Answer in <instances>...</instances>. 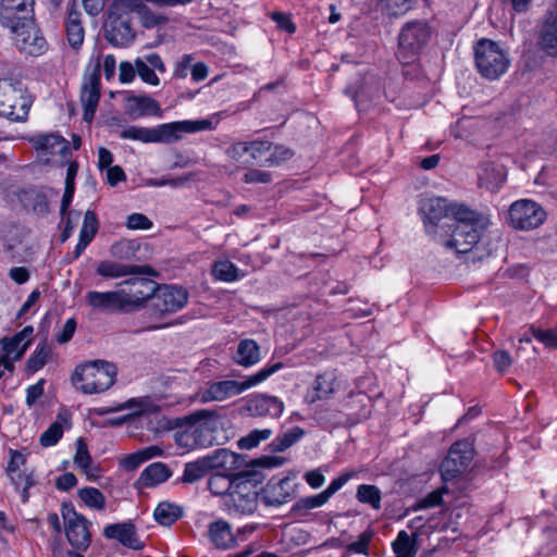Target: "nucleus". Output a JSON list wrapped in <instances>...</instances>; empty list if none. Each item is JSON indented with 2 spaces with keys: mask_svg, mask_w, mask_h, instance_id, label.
<instances>
[{
  "mask_svg": "<svg viewBox=\"0 0 557 557\" xmlns=\"http://www.w3.org/2000/svg\"><path fill=\"white\" fill-rule=\"evenodd\" d=\"M153 515L160 524L171 525L182 516V509L172 503L162 502L156 507Z\"/></svg>",
  "mask_w": 557,
  "mask_h": 557,
  "instance_id": "41",
  "label": "nucleus"
},
{
  "mask_svg": "<svg viewBox=\"0 0 557 557\" xmlns=\"http://www.w3.org/2000/svg\"><path fill=\"white\" fill-rule=\"evenodd\" d=\"M188 292L174 285H159L152 298V309L160 315L173 313L186 306Z\"/></svg>",
  "mask_w": 557,
  "mask_h": 557,
  "instance_id": "16",
  "label": "nucleus"
},
{
  "mask_svg": "<svg viewBox=\"0 0 557 557\" xmlns=\"http://www.w3.org/2000/svg\"><path fill=\"white\" fill-rule=\"evenodd\" d=\"M272 144L268 140H253L247 143V151L250 158L259 163L264 164V159L269 157Z\"/></svg>",
  "mask_w": 557,
  "mask_h": 557,
  "instance_id": "48",
  "label": "nucleus"
},
{
  "mask_svg": "<svg viewBox=\"0 0 557 557\" xmlns=\"http://www.w3.org/2000/svg\"><path fill=\"white\" fill-rule=\"evenodd\" d=\"M172 429L175 444L187 451L224 445L230 440L223 418L207 409L175 418Z\"/></svg>",
  "mask_w": 557,
  "mask_h": 557,
  "instance_id": "2",
  "label": "nucleus"
},
{
  "mask_svg": "<svg viewBox=\"0 0 557 557\" xmlns=\"http://www.w3.org/2000/svg\"><path fill=\"white\" fill-rule=\"evenodd\" d=\"M284 406L276 397L259 396L256 397L249 405V410L258 416L280 417L283 412Z\"/></svg>",
  "mask_w": 557,
  "mask_h": 557,
  "instance_id": "32",
  "label": "nucleus"
},
{
  "mask_svg": "<svg viewBox=\"0 0 557 557\" xmlns=\"http://www.w3.org/2000/svg\"><path fill=\"white\" fill-rule=\"evenodd\" d=\"M74 191H75V186H65V190H64V194L62 197L60 212L62 215V220L65 221V230L63 232V238H62L63 240L67 239L70 232H72L74 228V225L72 224L73 219L75 221H77L79 218V213H77V212H66L67 208L70 207V205L73 200Z\"/></svg>",
  "mask_w": 557,
  "mask_h": 557,
  "instance_id": "38",
  "label": "nucleus"
},
{
  "mask_svg": "<svg viewBox=\"0 0 557 557\" xmlns=\"http://www.w3.org/2000/svg\"><path fill=\"white\" fill-rule=\"evenodd\" d=\"M63 422H66V417L58 414L54 421L41 435L39 442L44 447L54 446L63 435Z\"/></svg>",
  "mask_w": 557,
  "mask_h": 557,
  "instance_id": "42",
  "label": "nucleus"
},
{
  "mask_svg": "<svg viewBox=\"0 0 557 557\" xmlns=\"http://www.w3.org/2000/svg\"><path fill=\"white\" fill-rule=\"evenodd\" d=\"M29 140L36 149L38 156L46 162L53 161L55 156L65 158V156L70 152L67 140L55 133L37 134L32 136Z\"/></svg>",
  "mask_w": 557,
  "mask_h": 557,
  "instance_id": "20",
  "label": "nucleus"
},
{
  "mask_svg": "<svg viewBox=\"0 0 557 557\" xmlns=\"http://www.w3.org/2000/svg\"><path fill=\"white\" fill-rule=\"evenodd\" d=\"M474 60L479 73L490 81L498 79L510 65L508 53L497 42L485 38L476 42Z\"/></svg>",
  "mask_w": 557,
  "mask_h": 557,
  "instance_id": "7",
  "label": "nucleus"
},
{
  "mask_svg": "<svg viewBox=\"0 0 557 557\" xmlns=\"http://www.w3.org/2000/svg\"><path fill=\"white\" fill-rule=\"evenodd\" d=\"M35 0H1L0 24L4 28L29 26L34 22Z\"/></svg>",
  "mask_w": 557,
  "mask_h": 557,
  "instance_id": "14",
  "label": "nucleus"
},
{
  "mask_svg": "<svg viewBox=\"0 0 557 557\" xmlns=\"http://www.w3.org/2000/svg\"><path fill=\"white\" fill-rule=\"evenodd\" d=\"M100 58V67L103 69L104 76L108 81L114 77L116 60L113 54L101 55L99 51H96L91 54V60L95 61V66L97 65V58Z\"/></svg>",
  "mask_w": 557,
  "mask_h": 557,
  "instance_id": "55",
  "label": "nucleus"
},
{
  "mask_svg": "<svg viewBox=\"0 0 557 557\" xmlns=\"http://www.w3.org/2000/svg\"><path fill=\"white\" fill-rule=\"evenodd\" d=\"M293 156V152L283 146L272 147L269 157L264 159V165H276L282 161L288 160Z\"/></svg>",
  "mask_w": 557,
  "mask_h": 557,
  "instance_id": "57",
  "label": "nucleus"
},
{
  "mask_svg": "<svg viewBox=\"0 0 557 557\" xmlns=\"http://www.w3.org/2000/svg\"><path fill=\"white\" fill-rule=\"evenodd\" d=\"M262 474L253 469L235 473V487L224 499L230 512L250 515L257 509L258 493L256 487L262 482Z\"/></svg>",
  "mask_w": 557,
  "mask_h": 557,
  "instance_id": "5",
  "label": "nucleus"
},
{
  "mask_svg": "<svg viewBox=\"0 0 557 557\" xmlns=\"http://www.w3.org/2000/svg\"><path fill=\"white\" fill-rule=\"evenodd\" d=\"M212 273L215 278L224 282H233L237 278L236 267L227 260L215 262L212 268Z\"/></svg>",
  "mask_w": 557,
  "mask_h": 557,
  "instance_id": "50",
  "label": "nucleus"
},
{
  "mask_svg": "<svg viewBox=\"0 0 557 557\" xmlns=\"http://www.w3.org/2000/svg\"><path fill=\"white\" fill-rule=\"evenodd\" d=\"M210 471L223 469L232 471L236 468L240 456L225 448H219L202 457Z\"/></svg>",
  "mask_w": 557,
  "mask_h": 557,
  "instance_id": "28",
  "label": "nucleus"
},
{
  "mask_svg": "<svg viewBox=\"0 0 557 557\" xmlns=\"http://www.w3.org/2000/svg\"><path fill=\"white\" fill-rule=\"evenodd\" d=\"M329 499L325 497L323 492L318 495L300 498L295 505L294 510L300 509H313L323 506Z\"/></svg>",
  "mask_w": 557,
  "mask_h": 557,
  "instance_id": "58",
  "label": "nucleus"
},
{
  "mask_svg": "<svg viewBox=\"0 0 557 557\" xmlns=\"http://www.w3.org/2000/svg\"><path fill=\"white\" fill-rule=\"evenodd\" d=\"M34 329L25 326L10 338H4L0 347V368L13 371L12 361L21 359L32 342Z\"/></svg>",
  "mask_w": 557,
  "mask_h": 557,
  "instance_id": "17",
  "label": "nucleus"
},
{
  "mask_svg": "<svg viewBox=\"0 0 557 557\" xmlns=\"http://www.w3.org/2000/svg\"><path fill=\"white\" fill-rule=\"evenodd\" d=\"M431 29L425 22L412 21L405 24L398 36L397 58L401 63H412L426 45Z\"/></svg>",
  "mask_w": 557,
  "mask_h": 557,
  "instance_id": "9",
  "label": "nucleus"
},
{
  "mask_svg": "<svg viewBox=\"0 0 557 557\" xmlns=\"http://www.w3.org/2000/svg\"><path fill=\"white\" fill-rule=\"evenodd\" d=\"M505 176L504 165L492 160L483 161L478 170L479 186L491 191H496L500 188Z\"/></svg>",
  "mask_w": 557,
  "mask_h": 557,
  "instance_id": "23",
  "label": "nucleus"
},
{
  "mask_svg": "<svg viewBox=\"0 0 557 557\" xmlns=\"http://www.w3.org/2000/svg\"><path fill=\"white\" fill-rule=\"evenodd\" d=\"M546 219V212L535 201L520 199L511 203L508 222L516 230L529 231L539 227Z\"/></svg>",
  "mask_w": 557,
  "mask_h": 557,
  "instance_id": "11",
  "label": "nucleus"
},
{
  "mask_svg": "<svg viewBox=\"0 0 557 557\" xmlns=\"http://www.w3.org/2000/svg\"><path fill=\"white\" fill-rule=\"evenodd\" d=\"M210 472L202 457L185 463L181 482L193 484L203 479Z\"/></svg>",
  "mask_w": 557,
  "mask_h": 557,
  "instance_id": "39",
  "label": "nucleus"
},
{
  "mask_svg": "<svg viewBox=\"0 0 557 557\" xmlns=\"http://www.w3.org/2000/svg\"><path fill=\"white\" fill-rule=\"evenodd\" d=\"M51 355V348L47 344L46 341L40 342L35 351L30 355V357L27 360V368L32 372H37L40 370L50 358Z\"/></svg>",
  "mask_w": 557,
  "mask_h": 557,
  "instance_id": "45",
  "label": "nucleus"
},
{
  "mask_svg": "<svg viewBox=\"0 0 557 557\" xmlns=\"http://www.w3.org/2000/svg\"><path fill=\"white\" fill-rule=\"evenodd\" d=\"M282 368V363H275L258 371L244 381L225 380L208 384V387L200 393V401H224L237 396L248 388L265 381L271 374Z\"/></svg>",
  "mask_w": 557,
  "mask_h": 557,
  "instance_id": "6",
  "label": "nucleus"
},
{
  "mask_svg": "<svg viewBox=\"0 0 557 557\" xmlns=\"http://www.w3.org/2000/svg\"><path fill=\"white\" fill-rule=\"evenodd\" d=\"M103 535L107 539L116 540L122 545L132 549H141L144 547L132 522L109 524L104 528Z\"/></svg>",
  "mask_w": 557,
  "mask_h": 557,
  "instance_id": "27",
  "label": "nucleus"
},
{
  "mask_svg": "<svg viewBox=\"0 0 557 557\" xmlns=\"http://www.w3.org/2000/svg\"><path fill=\"white\" fill-rule=\"evenodd\" d=\"M96 272L106 278H119L126 275L158 276L159 273L150 265L124 264L115 261H100Z\"/></svg>",
  "mask_w": 557,
  "mask_h": 557,
  "instance_id": "22",
  "label": "nucleus"
},
{
  "mask_svg": "<svg viewBox=\"0 0 557 557\" xmlns=\"http://www.w3.org/2000/svg\"><path fill=\"white\" fill-rule=\"evenodd\" d=\"M357 499L362 504H369L373 509L381 508V491L375 485L361 484L357 488Z\"/></svg>",
  "mask_w": 557,
  "mask_h": 557,
  "instance_id": "43",
  "label": "nucleus"
},
{
  "mask_svg": "<svg viewBox=\"0 0 557 557\" xmlns=\"http://www.w3.org/2000/svg\"><path fill=\"white\" fill-rule=\"evenodd\" d=\"M473 457L474 449L470 442H456L441 463L440 471L443 480L448 482L462 474L469 468Z\"/></svg>",
  "mask_w": 557,
  "mask_h": 557,
  "instance_id": "13",
  "label": "nucleus"
},
{
  "mask_svg": "<svg viewBox=\"0 0 557 557\" xmlns=\"http://www.w3.org/2000/svg\"><path fill=\"white\" fill-rule=\"evenodd\" d=\"M493 361L496 370L500 373L506 372L512 364V358L507 350H496L493 354Z\"/></svg>",
  "mask_w": 557,
  "mask_h": 557,
  "instance_id": "60",
  "label": "nucleus"
},
{
  "mask_svg": "<svg viewBox=\"0 0 557 557\" xmlns=\"http://www.w3.org/2000/svg\"><path fill=\"white\" fill-rule=\"evenodd\" d=\"M126 226L131 230H149L152 222L141 213H133L127 216Z\"/></svg>",
  "mask_w": 557,
  "mask_h": 557,
  "instance_id": "61",
  "label": "nucleus"
},
{
  "mask_svg": "<svg viewBox=\"0 0 557 557\" xmlns=\"http://www.w3.org/2000/svg\"><path fill=\"white\" fill-rule=\"evenodd\" d=\"M531 335L547 348L557 349V326L555 329L542 330L534 325L530 326Z\"/></svg>",
  "mask_w": 557,
  "mask_h": 557,
  "instance_id": "51",
  "label": "nucleus"
},
{
  "mask_svg": "<svg viewBox=\"0 0 557 557\" xmlns=\"http://www.w3.org/2000/svg\"><path fill=\"white\" fill-rule=\"evenodd\" d=\"M79 498L90 508L101 510L106 505L104 495L95 487H84L78 491Z\"/></svg>",
  "mask_w": 557,
  "mask_h": 557,
  "instance_id": "46",
  "label": "nucleus"
},
{
  "mask_svg": "<svg viewBox=\"0 0 557 557\" xmlns=\"http://www.w3.org/2000/svg\"><path fill=\"white\" fill-rule=\"evenodd\" d=\"M189 181V176H183L177 178H150L146 182V185L149 187H162L165 185L172 186V187H183L186 185V183Z\"/></svg>",
  "mask_w": 557,
  "mask_h": 557,
  "instance_id": "62",
  "label": "nucleus"
},
{
  "mask_svg": "<svg viewBox=\"0 0 557 557\" xmlns=\"http://www.w3.org/2000/svg\"><path fill=\"white\" fill-rule=\"evenodd\" d=\"M305 435V431L300 426H294L282 435L275 437L270 444L271 453H282L294 445Z\"/></svg>",
  "mask_w": 557,
  "mask_h": 557,
  "instance_id": "37",
  "label": "nucleus"
},
{
  "mask_svg": "<svg viewBox=\"0 0 557 557\" xmlns=\"http://www.w3.org/2000/svg\"><path fill=\"white\" fill-rule=\"evenodd\" d=\"M235 485V474L216 472L208 480V488L213 495L222 496L226 499Z\"/></svg>",
  "mask_w": 557,
  "mask_h": 557,
  "instance_id": "35",
  "label": "nucleus"
},
{
  "mask_svg": "<svg viewBox=\"0 0 557 557\" xmlns=\"http://www.w3.org/2000/svg\"><path fill=\"white\" fill-rule=\"evenodd\" d=\"M65 32L69 45L75 50L79 49L84 42L85 29L78 11L74 9L69 11L65 20Z\"/></svg>",
  "mask_w": 557,
  "mask_h": 557,
  "instance_id": "29",
  "label": "nucleus"
},
{
  "mask_svg": "<svg viewBox=\"0 0 557 557\" xmlns=\"http://www.w3.org/2000/svg\"><path fill=\"white\" fill-rule=\"evenodd\" d=\"M148 277H133L124 281L120 288V295L125 308V313L137 311L144 308L148 300L159 289V284Z\"/></svg>",
  "mask_w": 557,
  "mask_h": 557,
  "instance_id": "10",
  "label": "nucleus"
},
{
  "mask_svg": "<svg viewBox=\"0 0 557 557\" xmlns=\"http://www.w3.org/2000/svg\"><path fill=\"white\" fill-rule=\"evenodd\" d=\"M273 432L271 429L252 430L237 441V446L240 449L250 450L257 447L261 442L269 440Z\"/></svg>",
  "mask_w": 557,
  "mask_h": 557,
  "instance_id": "44",
  "label": "nucleus"
},
{
  "mask_svg": "<svg viewBox=\"0 0 557 557\" xmlns=\"http://www.w3.org/2000/svg\"><path fill=\"white\" fill-rule=\"evenodd\" d=\"M18 201L25 210L39 216L45 215L49 210L46 196L35 189L22 190L18 194Z\"/></svg>",
  "mask_w": 557,
  "mask_h": 557,
  "instance_id": "30",
  "label": "nucleus"
},
{
  "mask_svg": "<svg viewBox=\"0 0 557 557\" xmlns=\"http://www.w3.org/2000/svg\"><path fill=\"white\" fill-rule=\"evenodd\" d=\"M116 373L117 370L113 363L94 360L77 366L72 375V382L85 394L101 393L113 385Z\"/></svg>",
  "mask_w": 557,
  "mask_h": 557,
  "instance_id": "4",
  "label": "nucleus"
},
{
  "mask_svg": "<svg viewBox=\"0 0 557 557\" xmlns=\"http://www.w3.org/2000/svg\"><path fill=\"white\" fill-rule=\"evenodd\" d=\"M272 20L276 23L277 27L288 34H294L296 25L292 22L290 16L281 12H273L271 14Z\"/></svg>",
  "mask_w": 557,
  "mask_h": 557,
  "instance_id": "64",
  "label": "nucleus"
},
{
  "mask_svg": "<svg viewBox=\"0 0 557 557\" xmlns=\"http://www.w3.org/2000/svg\"><path fill=\"white\" fill-rule=\"evenodd\" d=\"M104 37L114 47L125 48L135 40V32L126 15L110 13L104 26Z\"/></svg>",
  "mask_w": 557,
  "mask_h": 557,
  "instance_id": "18",
  "label": "nucleus"
},
{
  "mask_svg": "<svg viewBox=\"0 0 557 557\" xmlns=\"http://www.w3.org/2000/svg\"><path fill=\"white\" fill-rule=\"evenodd\" d=\"M100 99V58L92 73L85 79L82 86L81 101L84 108V120L91 122Z\"/></svg>",
  "mask_w": 557,
  "mask_h": 557,
  "instance_id": "21",
  "label": "nucleus"
},
{
  "mask_svg": "<svg viewBox=\"0 0 557 557\" xmlns=\"http://www.w3.org/2000/svg\"><path fill=\"white\" fill-rule=\"evenodd\" d=\"M136 71L140 79L151 86H158L160 79L156 74V71L151 69L147 62H143L140 58L136 59Z\"/></svg>",
  "mask_w": 557,
  "mask_h": 557,
  "instance_id": "53",
  "label": "nucleus"
},
{
  "mask_svg": "<svg viewBox=\"0 0 557 557\" xmlns=\"http://www.w3.org/2000/svg\"><path fill=\"white\" fill-rule=\"evenodd\" d=\"M65 535L71 546L77 550H86L91 543L89 532L90 522L81 513H77L71 504L62 505Z\"/></svg>",
  "mask_w": 557,
  "mask_h": 557,
  "instance_id": "12",
  "label": "nucleus"
},
{
  "mask_svg": "<svg viewBox=\"0 0 557 557\" xmlns=\"http://www.w3.org/2000/svg\"><path fill=\"white\" fill-rule=\"evenodd\" d=\"M448 492V488L446 486H442L431 493H429L425 497L421 498L417 503V508L419 509H426V508H434L443 503V495Z\"/></svg>",
  "mask_w": 557,
  "mask_h": 557,
  "instance_id": "54",
  "label": "nucleus"
},
{
  "mask_svg": "<svg viewBox=\"0 0 557 557\" xmlns=\"http://www.w3.org/2000/svg\"><path fill=\"white\" fill-rule=\"evenodd\" d=\"M212 128L213 123L207 119L196 121L185 120L164 123L154 127L128 125L119 133V137L121 139L143 144H169L181 139L183 134L197 133Z\"/></svg>",
  "mask_w": 557,
  "mask_h": 557,
  "instance_id": "3",
  "label": "nucleus"
},
{
  "mask_svg": "<svg viewBox=\"0 0 557 557\" xmlns=\"http://www.w3.org/2000/svg\"><path fill=\"white\" fill-rule=\"evenodd\" d=\"M393 549L397 557H414L419 549L416 536L411 539L406 531H400L393 542Z\"/></svg>",
  "mask_w": 557,
  "mask_h": 557,
  "instance_id": "40",
  "label": "nucleus"
},
{
  "mask_svg": "<svg viewBox=\"0 0 557 557\" xmlns=\"http://www.w3.org/2000/svg\"><path fill=\"white\" fill-rule=\"evenodd\" d=\"M13 35L15 47L21 53L38 57L47 51L48 45L35 25V21L29 26H17L8 28Z\"/></svg>",
  "mask_w": 557,
  "mask_h": 557,
  "instance_id": "15",
  "label": "nucleus"
},
{
  "mask_svg": "<svg viewBox=\"0 0 557 557\" xmlns=\"http://www.w3.org/2000/svg\"><path fill=\"white\" fill-rule=\"evenodd\" d=\"M372 531H364L359 535L357 542L348 545V549L357 554H368V546L372 539Z\"/></svg>",
  "mask_w": 557,
  "mask_h": 557,
  "instance_id": "63",
  "label": "nucleus"
},
{
  "mask_svg": "<svg viewBox=\"0 0 557 557\" xmlns=\"http://www.w3.org/2000/svg\"><path fill=\"white\" fill-rule=\"evenodd\" d=\"M32 104V96L21 82L12 78L0 79V116L11 121H23Z\"/></svg>",
  "mask_w": 557,
  "mask_h": 557,
  "instance_id": "8",
  "label": "nucleus"
},
{
  "mask_svg": "<svg viewBox=\"0 0 557 557\" xmlns=\"http://www.w3.org/2000/svg\"><path fill=\"white\" fill-rule=\"evenodd\" d=\"M125 112L133 119L147 115L160 116L159 103L151 97L145 95H127L124 99Z\"/></svg>",
  "mask_w": 557,
  "mask_h": 557,
  "instance_id": "25",
  "label": "nucleus"
},
{
  "mask_svg": "<svg viewBox=\"0 0 557 557\" xmlns=\"http://www.w3.org/2000/svg\"><path fill=\"white\" fill-rule=\"evenodd\" d=\"M335 375L331 372L320 374L315 377L311 392L306 396L309 403H315L327 398L334 392Z\"/></svg>",
  "mask_w": 557,
  "mask_h": 557,
  "instance_id": "33",
  "label": "nucleus"
},
{
  "mask_svg": "<svg viewBox=\"0 0 557 557\" xmlns=\"http://www.w3.org/2000/svg\"><path fill=\"white\" fill-rule=\"evenodd\" d=\"M428 234L451 237L446 244H479L491 240L493 223L488 215L474 211L463 203L444 197L431 196L420 199L418 206Z\"/></svg>",
  "mask_w": 557,
  "mask_h": 557,
  "instance_id": "1",
  "label": "nucleus"
},
{
  "mask_svg": "<svg viewBox=\"0 0 557 557\" xmlns=\"http://www.w3.org/2000/svg\"><path fill=\"white\" fill-rule=\"evenodd\" d=\"M209 534L211 542L218 548H228L236 542L235 536L232 533L231 527L223 520L215 521L210 524Z\"/></svg>",
  "mask_w": 557,
  "mask_h": 557,
  "instance_id": "34",
  "label": "nucleus"
},
{
  "mask_svg": "<svg viewBox=\"0 0 557 557\" xmlns=\"http://www.w3.org/2000/svg\"><path fill=\"white\" fill-rule=\"evenodd\" d=\"M86 301L88 306L98 311H119L125 313V308L119 289L112 292L90 290L86 294Z\"/></svg>",
  "mask_w": 557,
  "mask_h": 557,
  "instance_id": "24",
  "label": "nucleus"
},
{
  "mask_svg": "<svg viewBox=\"0 0 557 557\" xmlns=\"http://www.w3.org/2000/svg\"><path fill=\"white\" fill-rule=\"evenodd\" d=\"M292 486L289 478L270 480L262 491V500L268 506H280L287 503L292 497Z\"/></svg>",
  "mask_w": 557,
  "mask_h": 557,
  "instance_id": "26",
  "label": "nucleus"
},
{
  "mask_svg": "<svg viewBox=\"0 0 557 557\" xmlns=\"http://www.w3.org/2000/svg\"><path fill=\"white\" fill-rule=\"evenodd\" d=\"M98 231V220L94 211H86L78 244H89Z\"/></svg>",
  "mask_w": 557,
  "mask_h": 557,
  "instance_id": "47",
  "label": "nucleus"
},
{
  "mask_svg": "<svg viewBox=\"0 0 557 557\" xmlns=\"http://www.w3.org/2000/svg\"><path fill=\"white\" fill-rule=\"evenodd\" d=\"M536 45L546 57L557 58V1L549 7L539 28Z\"/></svg>",
  "mask_w": 557,
  "mask_h": 557,
  "instance_id": "19",
  "label": "nucleus"
},
{
  "mask_svg": "<svg viewBox=\"0 0 557 557\" xmlns=\"http://www.w3.org/2000/svg\"><path fill=\"white\" fill-rule=\"evenodd\" d=\"M381 8L388 16L404 15L411 8V0H381Z\"/></svg>",
  "mask_w": 557,
  "mask_h": 557,
  "instance_id": "49",
  "label": "nucleus"
},
{
  "mask_svg": "<svg viewBox=\"0 0 557 557\" xmlns=\"http://www.w3.org/2000/svg\"><path fill=\"white\" fill-rule=\"evenodd\" d=\"M260 347L253 339H243L238 343L234 361L243 367H251L260 361Z\"/></svg>",
  "mask_w": 557,
  "mask_h": 557,
  "instance_id": "31",
  "label": "nucleus"
},
{
  "mask_svg": "<svg viewBox=\"0 0 557 557\" xmlns=\"http://www.w3.org/2000/svg\"><path fill=\"white\" fill-rule=\"evenodd\" d=\"M91 456L88 450V446L84 438L79 437L76 441V453L73 458L74 463L79 468H87V466H91Z\"/></svg>",
  "mask_w": 557,
  "mask_h": 557,
  "instance_id": "56",
  "label": "nucleus"
},
{
  "mask_svg": "<svg viewBox=\"0 0 557 557\" xmlns=\"http://www.w3.org/2000/svg\"><path fill=\"white\" fill-rule=\"evenodd\" d=\"M9 476L16 488H20L21 486L23 487L22 502L26 503L29 497L28 488L35 483L32 473L27 474L25 472L17 471L16 473L9 474Z\"/></svg>",
  "mask_w": 557,
  "mask_h": 557,
  "instance_id": "52",
  "label": "nucleus"
},
{
  "mask_svg": "<svg viewBox=\"0 0 557 557\" xmlns=\"http://www.w3.org/2000/svg\"><path fill=\"white\" fill-rule=\"evenodd\" d=\"M136 61L133 63L123 61L119 66V79L122 84H129L135 79L136 75Z\"/></svg>",
  "mask_w": 557,
  "mask_h": 557,
  "instance_id": "59",
  "label": "nucleus"
},
{
  "mask_svg": "<svg viewBox=\"0 0 557 557\" xmlns=\"http://www.w3.org/2000/svg\"><path fill=\"white\" fill-rule=\"evenodd\" d=\"M171 475L169 467L162 462L149 465L140 474V481L145 486H154L166 481Z\"/></svg>",
  "mask_w": 557,
  "mask_h": 557,
  "instance_id": "36",
  "label": "nucleus"
}]
</instances>
